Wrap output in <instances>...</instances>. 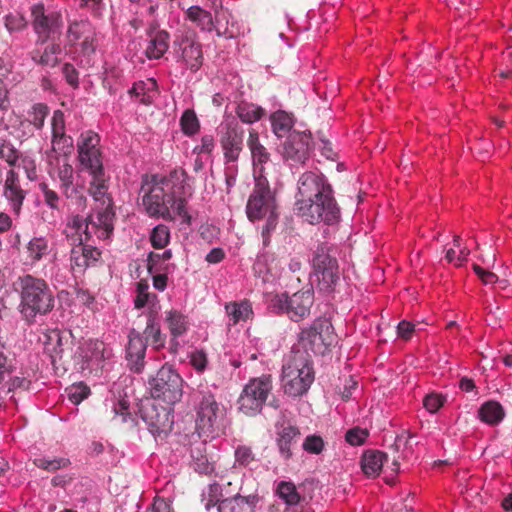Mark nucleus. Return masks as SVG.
<instances>
[{
  "label": "nucleus",
  "instance_id": "nucleus-17",
  "mask_svg": "<svg viewBox=\"0 0 512 512\" xmlns=\"http://www.w3.org/2000/svg\"><path fill=\"white\" fill-rule=\"evenodd\" d=\"M311 133L309 131L294 130L283 143L282 157L290 166L304 164L310 157Z\"/></svg>",
  "mask_w": 512,
  "mask_h": 512
},
{
  "label": "nucleus",
  "instance_id": "nucleus-4",
  "mask_svg": "<svg viewBox=\"0 0 512 512\" xmlns=\"http://www.w3.org/2000/svg\"><path fill=\"white\" fill-rule=\"evenodd\" d=\"M13 287L19 296L17 310L26 324H35L37 317L46 316L54 309L55 297L44 279L24 274L17 277Z\"/></svg>",
  "mask_w": 512,
  "mask_h": 512
},
{
  "label": "nucleus",
  "instance_id": "nucleus-14",
  "mask_svg": "<svg viewBox=\"0 0 512 512\" xmlns=\"http://www.w3.org/2000/svg\"><path fill=\"white\" fill-rule=\"evenodd\" d=\"M295 213L312 225L319 223L333 225L340 219V208L335 200L334 191L328 193L324 198L318 199V202L305 203Z\"/></svg>",
  "mask_w": 512,
  "mask_h": 512
},
{
  "label": "nucleus",
  "instance_id": "nucleus-47",
  "mask_svg": "<svg viewBox=\"0 0 512 512\" xmlns=\"http://www.w3.org/2000/svg\"><path fill=\"white\" fill-rule=\"evenodd\" d=\"M90 351L93 354L97 368L100 367L103 362L110 360L114 356L113 348L109 344L99 340L90 341Z\"/></svg>",
  "mask_w": 512,
  "mask_h": 512
},
{
  "label": "nucleus",
  "instance_id": "nucleus-26",
  "mask_svg": "<svg viewBox=\"0 0 512 512\" xmlns=\"http://www.w3.org/2000/svg\"><path fill=\"white\" fill-rule=\"evenodd\" d=\"M313 302L314 292L312 288L294 293L289 296L287 316L294 322L303 320L309 315Z\"/></svg>",
  "mask_w": 512,
  "mask_h": 512
},
{
  "label": "nucleus",
  "instance_id": "nucleus-31",
  "mask_svg": "<svg viewBox=\"0 0 512 512\" xmlns=\"http://www.w3.org/2000/svg\"><path fill=\"white\" fill-rule=\"evenodd\" d=\"M49 114V107L43 103L34 104L27 112V118L20 121L23 135L31 136L34 130H41L44 127L45 119Z\"/></svg>",
  "mask_w": 512,
  "mask_h": 512
},
{
  "label": "nucleus",
  "instance_id": "nucleus-42",
  "mask_svg": "<svg viewBox=\"0 0 512 512\" xmlns=\"http://www.w3.org/2000/svg\"><path fill=\"white\" fill-rule=\"evenodd\" d=\"M386 455L380 451H368L363 454L361 465L362 470L368 477L379 475Z\"/></svg>",
  "mask_w": 512,
  "mask_h": 512
},
{
  "label": "nucleus",
  "instance_id": "nucleus-19",
  "mask_svg": "<svg viewBox=\"0 0 512 512\" xmlns=\"http://www.w3.org/2000/svg\"><path fill=\"white\" fill-rule=\"evenodd\" d=\"M331 330L332 325L327 321L314 322L310 328L302 330L300 341L304 346L307 342L314 353H323L334 341Z\"/></svg>",
  "mask_w": 512,
  "mask_h": 512
},
{
  "label": "nucleus",
  "instance_id": "nucleus-37",
  "mask_svg": "<svg viewBox=\"0 0 512 512\" xmlns=\"http://www.w3.org/2000/svg\"><path fill=\"white\" fill-rule=\"evenodd\" d=\"M128 93L140 103L149 105L157 95V82L153 78L135 82Z\"/></svg>",
  "mask_w": 512,
  "mask_h": 512
},
{
  "label": "nucleus",
  "instance_id": "nucleus-62",
  "mask_svg": "<svg viewBox=\"0 0 512 512\" xmlns=\"http://www.w3.org/2000/svg\"><path fill=\"white\" fill-rule=\"evenodd\" d=\"M203 496L208 498V502L205 504L207 510L210 509L211 506L219 505V503L223 500L222 497V488L218 483H212L207 487V490L204 491Z\"/></svg>",
  "mask_w": 512,
  "mask_h": 512
},
{
  "label": "nucleus",
  "instance_id": "nucleus-22",
  "mask_svg": "<svg viewBox=\"0 0 512 512\" xmlns=\"http://www.w3.org/2000/svg\"><path fill=\"white\" fill-rule=\"evenodd\" d=\"M27 192L20 184V176L14 169L7 170L2 185V195L6 199L11 211L19 215Z\"/></svg>",
  "mask_w": 512,
  "mask_h": 512
},
{
  "label": "nucleus",
  "instance_id": "nucleus-9",
  "mask_svg": "<svg viewBox=\"0 0 512 512\" xmlns=\"http://www.w3.org/2000/svg\"><path fill=\"white\" fill-rule=\"evenodd\" d=\"M334 251L333 247L322 243L317 246L311 260L317 277V290L325 295L333 293L340 280L339 265Z\"/></svg>",
  "mask_w": 512,
  "mask_h": 512
},
{
  "label": "nucleus",
  "instance_id": "nucleus-16",
  "mask_svg": "<svg viewBox=\"0 0 512 512\" xmlns=\"http://www.w3.org/2000/svg\"><path fill=\"white\" fill-rule=\"evenodd\" d=\"M218 136L223 157L239 159L244 147L245 131L236 119H227L218 127Z\"/></svg>",
  "mask_w": 512,
  "mask_h": 512
},
{
  "label": "nucleus",
  "instance_id": "nucleus-60",
  "mask_svg": "<svg viewBox=\"0 0 512 512\" xmlns=\"http://www.w3.org/2000/svg\"><path fill=\"white\" fill-rule=\"evenodd\" d=\"M369 436V431L366 428L353 427L346 432L345 439L352 446H359L364 444Z\"/></svg>",
  "mask_w": 512,
  "mask_h": 512
},
{
  "label": "nucleus",
  "instance_id": "nucleus-50",
  "mask_svg": "<svg viewBox=\"0 0 512 512\" xmlns=\"http://www.w3.org/2000/svg\"><path fill=\"white\" fill-rule=\"evenodd\" d=\"M151 245L155 249L164 248L170 241V230L164 224L156 225L150 234Z\"/></svg>",
  "mask_w": 512,
  "mask_h": 512
},
{
  "label": "nucleus",
  "instance_id": "nucleus-28",
  "mask_svg": "<svg viewBox=\"0 0 512 512\" xmlns=\"http://www.w3.org/2000/svg\"><path fill=\"white\" fill-rule=\"evenodd\" d=\"M169 33L165 30H155L153 28L148 32L145 55L149 60H158L163 57L169 48Z\"/></svg>",
  "mask_w": 512,
  "mask_h": 512
},
{
  "label": "nucleus",
  "instance_id": "nucleus-63",
  "mask_svg": "<svg viewBox=\"0 0 512 512\" xmlns=\"http://www.w3.org/2000/svg\"><path fill=\"white\" fill-rule=\"evenodd\" d=\"M215 149V140L212 135H203L200 139V144L196 145L192 154L194 155H207L210 156Z\"/></svg>",
  "mask_w": 512,
  "mask_h": 512
},
{
  "label": "nucleus",
  "instance_id": "nucleus-61",
  "mask_svg": "<svg viewBox=\"0 0 512 512\" xmlns=\"http://www.w3.org/2000/svg\"><path fill=\"white\" fill-rule=\"evenodd\" d=\"M39 189L43 194L45 204L53 210L59 209L60 206V196L58 193L49 188L47 183H40Z\"/></svg>",
  "mask_w": 512,
  "mask_h": 512
},
{
  "label": "nucleus",
  "instance_id": "nucleus-5",
  "mask_svg": "<svg viewBox=\"0 0 512 512\" xmlns=\"http://www.w3.org/2000/svg\"><path fill=\"white\" fill-rule=\"evenodd\" d=\"M246 215L252 223L265 221L261 228V237L263 247H268L271 236L278 225L279 211L275 192L270 188L267 177L255 180L253 190L247 200Z\"/></svg>",
  "mask_w": 512,
  "mask_h": 512
},
{
  "label": "nucleus",
  "instance_id": "nucleus-18",
  "mask_svg": "<svg viewBox=\"0 0 512 512\" xmlns=\"http://www.w3.org/2000/svg\"><path fill=\"white\" fill-rule=\"evenodd\" d=\"M67 43L74 46L80 45V52L84 56H90L95 52V31L91 23L87 20L73 21L69 24L67 34Z\"/></svg>",
  "mask_w": 512,
  "mask_h": 512
},
{
  "label": "nucleus",
  "instance_id": "nucleus-27",
  "mask_svg": "<svg viewBox=\"0 0 512 512\" xmlns=\"http://www.w3.org/2000/svg\"><path fill=\"white\" fill-rule=\"evenodd\" d=\"M260 501L258 493L242 495L240 492L223 499L218 505V512H255Z\"/></svg>",
  "mask_w": 512,
  "mask_h": 512
},
{
  "label": "nucleus",
  "instance_id": "nucleus-13",
  "mask_svg": "<svg viewBox=\"0 0 512 512\" xmlns=\"http://www.w3.org/2000/svg\"><path fill=\"white\" fill-rule=\"evenodd\" d=\"M272 390L271 375L251 379L243 388L238 399L239 409L248 416L261 412Z\"/></svg>",
  "mask_w": 512,
  "mask_h": 512
},
{
  "label": "nucleus",
  "instance_id": "nucleus-43",
  "mask_svg": "<svg viewBox=\"0 0 512 512\" xmlns=\"http://www.w3.org/2000/svg\"><path fill=\"white\" fill-rule=\"evenodd\" d=\"M236 114L243 123L253 124L264 116L265 110L254 103L242 101L236 107Z\"/></svg>",
  "mask_w": 512,
  "mask_h": 512
},
{
  "label": "nucleus",
  "instance_id": "nucleus-53",
  "mask_svg": "<svg viewBox=\"0 0 512 512\" xmlns=\"http://www.w3.org/2000/svg\"><path fill=\"white\" fill-rule=\"evenodd\" d=\"M69 401L74 404H80L90 395V388L83 382H79L66 388Z\"/></svg>",
  "mask_w": 512,
  "mask_h": 512
},
{
  "label": "nucleus",
  "instance_id": "nucleus-32",
  "mask_svg": "<svg viewBox=\"0 0 512 512\" xmlns=\"http://www.w3.org/2000/svg\"><path fill=\"white\" fill-rule=\"evenodd\" d=\"M217 37L234 39L243 33L242 26L228 12L217 14L214 19V30Z\"/></svg>",
  "mask_w": 512,
  "mask_h": 512
},
{
  "label": "nucleus",
  "instance_id": "nucleus-46",
  "mask_svg": "<svg viewBox=\"0 0 512 512\" xmlns=\"http://www.w3.org/2000/svg\"><path fill=\"white\" fill-rule=\"evenodd\" d=\"M179 123L185 136L192 137L200 130V121L193 109H186L182 113Z\"/></svg>",
  "mask_w": 512,
  "mask_h": 512
},
{
  "label": "nucleus",
  "instance_id": "nucleus-40",
  "mask_svg": "<svg viewBox=\"0 0 512 512\" xmlns=\"http://www.w3.org/2000/svg\"><path fill=\"white\" fill-rule=\"evenodd\" d=\"M50 252L49 241L46 237L35 236L26 245V258L28 263L35 265Z\"/></svg>",
  "mask_w": 512,
  "mask_h": 512
},
{
  "label": "nucleus",
  "instance_id": "nucleus-49",
  "mask_svg": "<svg viewBox=\"0 0 512 512\" xmlns=\"http://www.w3.org/2000/svg\"><path fill=\"white\" fill-rule=\"evenodd\" d=\"M149 284L146 280H140L136 284V297L134 299V307L136 309H142L150 302L156 299V295L149 293Z\"/></svg>",
  "mask_w": 512,
  "mask_h": 512
},
{
  "label": "nucleus",
  "instance_id": "nucleus-52",
  "mask_svg": "<svg viewBox=\"0 0 512 512\" xmlns=\"http://www.w3.org/2000/svg\"><path fill=\"white\" fill-rule=\"evenodd\" d=\"M446 401V395L438 392H430L423 398V407L430 414H435L444 406Z\"/></svg>",
  "mask_w": 512,
  "mask_h": 512
},
{
  "label": "nucleus",
  "instance_id": "nucleus-48",
  "mask_svg": "<svg viewBox=\"0 0 512 512\" xmlns=\"http://www.w3.org/2000/svg\"><path fill=\"white\" fill-rule=\"evenodd\" d=\"M35 466L48 472H54L58 469L65 468L70 464L68 458L65 457H49L38 456L33 460Z\"/></svg>",
  "mask_w": 512,
  "mask_h": 512
},
{
  "label": "nucleus",
  "instance_id": "nucleus-56",
  "mask_svg": "<svg viewBox=\"0 0 512 512\" xmlns=\"http://www.w3.org/2000/svg\"><path fill=\"white\" fill-rule=\"evenodd\" d=\"M289 303V295L284 292L275 294L268 299V308L271 312L281 315H287V306Z\"/></svg>",
  "mask_w": 512,
  "mask_h": 512
},
{
  "label": "nucleus",
  "instance_id": "nucleus-33",
  "mask_svg": "<svg viewBox=\"0 0 512 512\" xmlns=\"http://www.w3.org/2000/svg\"><path fill=\"white\" fill-rule=\"evenodd\" d=\"M9 73L7 66L0 59V141L4 140L7 134H13L10 125L6 122L5 116L8 113L9 99L8 90L3 83V79Z\"/></svg>",
  "mask_w": 512,
  "mask_h": 512
},
{
  "label": "nucleus",
  "instance_id": "nucleus-10",
  "mask_svg": "<svg viewBox=\"0 0 512 512\" xmlns=\"http://www.w3.org/2000/svg\"><path fill=\"white\" fill-rule=\"evenodd\" d=\"M183 383L182 377L172 366L163 365L149 382L151 396L169 406L174 405L182 398Z\"/></svg>",
  "mask_w": 512,
  "mask_h": 512
},
{
  "label": "nucleus",
  "instance_id": "nucleus-25",
  "mask_svg": "<svg viewBox=\"0 0 512 512\" xmlns=\"http://www.w3.org/2000/svg\"><path fill=\"white\" fill-rule=\"evenodd\" d=\"M247 146L251 153L254 180L266 177L265 165L270 162V153L260 142L259 133L255 129L249 130Z\"/></svg>",
  "mask_w": 512,
  "mask_h": 512
},
{
  "label": "nucleus",
  "instance_id": "nucleus-1",
  "mask_svg": "<svg viewBox=\"0 0 512 512\" xmlns=\"http://www.w3.org/2000/svg\"><path fill=\"white\" fill-rule=\"evenodd\" d=\"M189 180L187 172L181 167L168 174L144 175L140 193L146 214L165 221L180 219L182 224L191 225L188 202L194 190Z\"/></svg>",
  "mask_w": 512,
  "mask_h": 512
},
{
  "label": "nucleus",
  "instance_id": "nucleus-15",
  "mask_svg": "<svg viewBox=\"0 0 512 512\" xmlns=\"http://www.w3.org/2000/svg\"><path fill=\"white\" fill-rule=\"evenodd\" d=\"M173 56L184 69L197 72L203 64L202 45L192 34H182L173 42Z\"/></svg>",
  "mask_w": 512,
  "mask_h": 512
},
{
  "label": "nucleus",
  "instance_id": "nucleus-36",
  "mask_svg": "<svg viewBox=\"0 0 512 512\" xmlns=\"http://www.w3.org/2000/svg\"><path fill=\"white\" fill-rule=\"evenodd\" d=\"M185 19L193 23L202 32H213L214 18L211 12L198 5H193L185 10Z\"/></svg>",
  "mask_w": 512,
  "mask_h": 512
},
{
  "label": "nucleus",
  "instance_id": "nucleus-29",
  "mask_svg": "<svg viewBox=\"0 0 512 512\" xmlns=\"http://www.w3.org/2000/svg\"><path fill=\"white\" fill-rule=\"evenodd\" d=\"M224 309L228 326L247 322L254 316L252 303L247 299L228 302L225 304Z\"/></svg>",
  "mask_w": 512,
  "mask_h": 512
},
{
  "label": "nucleus",
  "instance_id": "nucleus-38",
  "mask_svg": "<svg viewBox=\"0 0 512 512\" xmlns=\"http://www.w3.org/2000/svg\"><path fill=\"white\" fill-rule=\"evenodd\" d=\"M62 49L58 43L51 41L43 49L36 48L32 51V60L40 65L55 67L59 63Z\"/></svg>",
  "mask_w": 512,
  "mask_h": 512
},
{
  "label": "nucleus",
  "instance_id": "nucleus-39",
  "mask_svg": "<svg viewBox=\"0 0 512 512\" xmlns=\"http://www.w3.org/2000/svg\"><path fill=\"white\" fill-rule=\"evenodd\" d=\"M272 132L277 138L289 137L294 126V118L292 114L283 110H277L270 115Z\"/></svg>",
  "mask_w": 512,
  "mask_h": 512
},
{
  "label": "nucleus",
  "instance_id": "nucleus-55",
  "mask_svg": "<svg viewBox=\"0 0 512 512\" xmlns=\"http://www.w3.org/2000/svg\"><path fill=\"white\" fill-rule=\"evenodd\" d=\"M106 406L111 408L114 417L120 418L121 422H126L129 417V402L126 399L110 398L106 400Z\"/></svg>",
  "mask_w": 512,
  "mask_h": 512
},
{
  "label": "nucleus",
  "instance_id": "nucleus-12",
  "mask_svg": "<svg viewBox=\"0 0 512 512\" xmlns=\"http://www.w3.org/2000/svg\"><path fill=\"white\" fill-rule=\"evenodd\" d=\"M333 192V188L326 176L320 172L308 171L303 173L297 182L294 211L304 204L318 202Z\"/></svg>",
  "mask_w": 512,
  "mask_h": 512
},
{
  "label": "nucleus",
  "instance_id": "nucleus-35",
  "mask_svg": "<svg viewBox=\"0 0 512 512\" xmlns=\"http://www.w3.org/2000/svg\"><path fill=\"white\" fill-rule=\"evenodd\" d=\"M164 323L169 330L170 336H184L190 328L188 316L174 308L164 312Z\"/></svg>",
  "mask_w": 512,
  "mask_h": 512
},
{
  "label": "nucleus",
  "instance_id": "nucleus-23",
  "mask_svg": "<svg viewBox=\"0 0 512 512\" xmlns=\"http://www.w3.org/2000/svg\"><path fill=\"white\" fill-rule=\"evenodd\" d=\"M147 341L144 337L132 329L128 334V344L125 350L127 366L135 373H141L145 367V354Z\"/></svg>",
  "mask_w": 512,
  "mask_h": 512
},
{
  "label": "nucleus",
  "instance_id": "nucleus-8",
  "mask_svg": "<svg viewBox=\"0 0 512 512\" xmlns=\"http://www.w3.org/2000/svg\"><path fill=\"white\" fill-rule=\"evenodd\" d=\"M49 175L52 180L57 183V186L62 195L76 204L79 209L86 207L87 197L85 195V188L82 184L75 182V170L69 161V157L48 156Z\"/></svg>",
  "mask_w": 512,
  "mask_h": 512
},
{
  "label": "nucleus",
  "instance_id": "nucleus-20",
  "mask_svg": "<svg viewBox=\"0 0 512 512\" xmlns=\"http://www.w3.org/2000/svg\"><path fill=\"white\" fill-rule=\"evenodd\" d=\"M171 407L160 408L152 405L142 410L141 416L146 423L149 432L154 437H162L167 435L173 425V415L171 414Z\"/></svg>",
  "mask_w": 512,
  "mask_h": 512
},
{
  "label": "nucleus",
  "instance_id": "nucleus-51",
  "mask_svg": "<svg viewBox=\"0 0 512 512\" xmlns=\"http://www.w3.org/2000/svg\"><path fill=\"white\" fill-rule=\"evenodd\" d=\"M324 439L317 434L307 435L302 442V449L310 455H319L325 449Z\"/></svg>",
  "mask_w": 512,
  "mask_h": 512
},
{
  "label": "nucleus",
  "instance_id": "nucleus-11",
  "mask_svg": "<svg viewBox=\"0 0 512 512\" xmlns=\"http://www.w3.org/2000/svg\"><path fill=\"white\" fill-rule=\"evenodd\" d=\"M32 27L37 35V44L56 41L62 33L63 21L59 11L37 3L31 8Z\"/></svg>",
  "mask_w": 512,
  "mask_h": 512
},
{
  "label": "nucleus",
  "instance_id": "nucleus-64",
  "mask_svg": "<svg viewBox=\"0 0 512 512\" xmlns=\"http://www.w3.org/2000/svg\"><path fill=\"white\" fill-rule=\"evenodd\" d=\"M147 270L149 274L170 271V264L162 262L159 253L150 252L147 259Z\"/></svg>",
  "mask_w": 512,
  "mask_h": 512
},
{
  "label": "nucleus",
  "instance_id": "nucleus-45",
  "mask_svg": "<svg viewBox=\"0 0 512 512\" xmlns=\"http://www.w3.org/2000/svg\"><path fill=\"white\" fill-rule=\"evenodd\" d=\"M144 335V339L147 342L150 340L154 349L159 350L164 347L166 336L162 333L159 324L154 319L148 320Z\"/></svg>",
  "mask_w": 512,
  "mask_h": 512
},
{
  "label": "nucleus",
  "instance_id": "nucleus-2",
  "mask_svg": "<svg viewBox=\"0 0 512 512\" xmlns=\"http://www.w3.org/2000/svg\"><path fill=\"white\" fill-rule=\"evenodd\" d=\"M100 136L92 131H83L76 143L77 161L80 171L86 172L90 177L88 193L98 205V230L100 235L106 236L111 229L110 220L115 216L112 208V197L109 194V179L104 169L103 151Z\"/></svg>",
  "mask_w": 512,
  "mask_h": 512
},
{
  "label": "nucleus",
  "instance_id": "nucleus-57",
  "mask_svg": "<svg viewBox=\"0 0 512 512\" xmlns=\"http://www.w3.org/2000/svg\"><path fill=\"white\" fill-rule=\"evenodd\" d=\"M255 461V455L250 447L238 446L235 449V466L249 468Z\"/></svg>",
  "mask_w": 512,
  "mask_h": 512
},
{
  "label": "nucleus",
  "instance_id": "nucleus-30",
  "mask_svg": "<svg viewBox=\"0 0 512 512\" xmlns=\"http://www.w3.org/2000/svg\"><path fill=\"white\" fill-rule=\"evenodd\" d=\"M207 439L194 442L190 448V465L195 472L208 475L214 471V465L207 455Z\"/></svg>",
  "mask_w": 512,
  "mask_h": 512
},
{
  "label": "nucleus",
  "instance_id": "nucleus-6",
  "mask_svg": "<svg viewBox=\"0 0 512 512\" xmlns=\"http://www.w3.org/2000/svg\"><path fill=\"white\" fill-rule=\"evenodd\" d=\"M315 379L313 361L306 350L293 348L283 360L281 382L284 393L301 397L308 392Z\"/></svg>",
  "mask_w": 512,
  "mask_h": 512
},
{
  "label": "nucleus",
  "instance_id": "nucleus-21",
  "mask_svg": "<svg viewBox=\"0 0 512 512\" xmlns=\"http://www.w3.org/2000/svg\"><path fill=\"white\" fill-rule=\"evenodd\" d=\"M253 271L255 276L261 278L263 282L272 283L283 276L285 268L281 259L273 253L261 251L253 264Z\"/></svg>",
  "mask_w": 512,
  "mask_h": 512
},
{
  "label": "nucleus",
  "instance_id": "nucleus-59",
  "mask_svg": "<svg viewBox=\"0 0 512 512\" xmlns=\"http://www.w3.org/2000/svg\"><path fill=\"white\" fill-rule=\"evenodd\" d=\"M189 363L199 373L206 370L208 366L207 354L203 349H195L189 354Z\"/></svg>",
  "mask_w": 512,
  "mask_h": 512
},
{
  "label": "nucleus",
  "instance_id": "nucleus-3",
  "mask_svg": "<svg viewBox=\"0 0 512 512\" xmlns=\"http://www.w3.org/2000/svg\"><path fill=\"white\" fill-rule=\"evenodd\" d=\"M98 209L94 208L85 218L74 215L68 221L67 228L78 235L79 240V244L73 247L70 252L71 271L75 276L83 274L87 268L94 266L101 257V251L98 248L84 243L93 240L94 237L98 240H108L113 233L114 216L111 217V229L107 235L103 237L100 235L98 230L102 228V225L96 223V221L98 222Z\"/></svg>",
  "mask_w": 512,
  "mask_h": 512
},
{
  "label": "nucleus",
  "instance_id": "nucleus-58",
  "mask_svg": "<svg viewBox=\"0 0 512 512\" xmlns=\"http://www.w3.org/2000/svg\"><path fill=\"white\" fill-rule=\"evenodd\" d=\"M238 160L239 159H229L224 158V175L225 182L228 189L232 188L236 184L237 175H238Z\"/></svg>",
  "mask_w": 512,
  "mask_h": 512
},
{
  "label": "nucleus",
  "instance_id": "nucleus-34",
  "mask_svg": "<svg viewBox=\"0 0 512 512\" xmlns=\"http://www.w3.org/2000/svg\"><path fill=\"white\" fill-rule=\"evenodd\" d=\"M477 415L481 422L494 427L498 426L504 420L506 412L498 401L488 400L481 404Z\"/></svg>",
  "mask_w": 512,
  "mask_h": 512
},
{
  "label": "nucleus",
  "instance_id": "nucleus-7",
  "mask_svg": "<svg viewBox=\"0 0 512 512\" xmlns=\"http://www.w3.org/2000/svg\"><path fill=\"white\" fill-rule=\"evenodd\" d=\"M196 431L199 437L215 439L224 434L230 425L226 407L210 391H200L196 404Z\"/></svg>",
  "mask_w": 512,
  "mask_h": 512
},
{
  "label": "nucleus",
  "instance_id": "nucleus-41",
  "mask_svg": "<svg viewBox=\"0 0 512 512\" xmlns=\"http://www.w3.org/2000/svg\"><path fill=\"white\" fill-rule=\"evenodd\" d=\"M274 494L281 499L286 506L300 505L304 497L298 492L292 481L281 480L275 483Z\"/></svg>",
  "mask_w": 512,
  "mask_h": 512
},
{
  "label": "nucleus",
  "instance_id": "nucleus-44",
  "mask_svg": "<svg viewBox=\"0 0 512 512\" xmlns=\"http://www.w3.org/2000/svg\"><path fill=\"white\" fill-rule=\"evenodd\" d=\"M73 150V139L71 136L65 134H59L52 136L51 139V150L47 152V157L52 155L55 157L65 156L69 157Z\"/></svg>",
  "mask_w": 512,
  "mask_h": 512
},
{
  "label": "nucleus",
  "instance_id": "nucleus-24",
  "mask_svg": "<svg viewBox=\"0 0 512 512\" xmlns=\"http://www.w3.org/2000/svg\"><path fill=\"white\" fill-rule=\"evenodd\" d=\"M275 442L279 455L284 460L293 456V449L297 446L301 432L300 429L290 423H276Z\"/></svg>",
  "mask_w": 512,
  "mask_h": 512
},
{
  "label": "nucleus",
  "instance_id": "nucleus-54",
  "mask_svg": "<svg viewBox=\"0 0 512 512\" xmlns=\"http://www.w3.org/2000/svg\"><path fill=\"white\" fill-rule=\"evenodd\" d=\"M122 85L121 71L117 68H111L105 71L103 86L108 89L110 95H115L119 86Z\"/></svg>",
  "mask_w": 512,
  "mask_h": 512
}]
</instances>
